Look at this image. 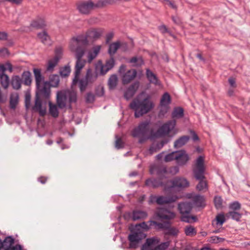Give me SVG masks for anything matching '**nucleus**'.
Here are the masks:
<instances>
[{"label":"nucleus","instance_id":"nucleus-1","mask_svg":"<svg viewBox=\"0 0 250 250\" xmlns=\"http://www.w3.org/2000/svg\"><path fill=\"white\" fill-rule=\"evenodd\" d=\"M87 45L86 38L84 36H78L73 38L70 44V49L75 53L76 62L75 66V77L72 84H76L79 81L81 70L84 66L86 61L82 59L84 54L85 47Z\"/></svg>","mask_w":250,"mask_h":250},{"label":"nucleus","instance_id":"nucleus-2","mask_svg":"<svg viewBox=\"0 0 250 250\" xmlns=\"http://www.w3.org/2000/svg\"><path fill=\"white\" fill-rule=\"evenodd\" d=\"M205 159L203 156H199L196 160L193 167V172L195 178L199 180L196 186V189L199 191L205 192L208 190L207 181L205 180Z\"/></svg>","mask_w":250,"mask_h":250},{"label":"nucleus","instance_id":"nucleus-3","mask_svg":"<svg viewBox=\"0 0 250 250\" xmlns=\"http://www.w3.org/2000/svg\"><path fill=\"white\" fill-rule=\"evenodd\" d=\"M151 174L155 173L158 176V179L149 178L146 180L145 186L155 188L163 185V180L168 178V171L163 166H152L149 170Z\"/></svg>","mask_w":250,"mask_h":250},{"label":"nucleus","instance_id":"nucleus-4","mask_svg":"<svg viewBox=\"0 0 250 250\" xmlns=\"http://www.w3.org/2000/svg\"><path fill=\"white\" fill-rule=\"evenodd\" d=\"M153 102L147 97L142 100L134 99L129 104V107L134 111L135 118H139L148 113L154 107Z\"/></svg>","mask_w":250,"mask_h":250},{"label":"nucleus","instance_id":"nucleus-5","mask_svg":"<svg viewBox=\"0 0 250 250\" xmlns=\"http://www.w3.org/2000/svg\"><path fill=\"white\" fill-rule=\"evenodd\" d=\"M77 99V93L73 90H62L57 93V104L61 109L64 108L67 103L70 104L76 102Z\"/></svg>","mask_w":250,"mask_h":250},{"label":"nucleus","instance_id":"nucleus-6","mask_svg":"<svg viewBox=\"0 0 250 250\" xmlns=\"http://www.w3.org/2000/svg\"><path fill=\"white\" fill-rule=\"evenodd\" d=\"M33 72L36 81V87L39 94L45 99H49L50 94V88L44 82V78L41 74V70L38 68H34Z\"/></svg>","mask_w":250,"mask_h":250},{"label":"nucleus","instance_id":"nucleus-7","mask_svg":"<svg viewBox=\"0 0 250 250\" xmlns=\"http://www.w3.org/2000/svg\"><path fill=\"white\" fill-rule=\"evenodd\" d=\"M178 208L181 214V220L182 221L190 223L191 220H193L194 222L197 221L196 216L190 215L192 208L191 203L189 202H181L178 204Z\"/></svg>","mask_w":250,"mask_h":250},{"label":"nucleus","instance_id":"nucleus-8","mask_svg":"<svg viewBox=\"0 0 250 250\" xmlns=\"http://www.w3.org/2000/svg\"><path fill=\"white\" fill-rule=\"evenodd\" d=\"M176 124L175 120L167 121L161 125L156 132H153L151 130L150 137L153 139L168 136L174 129Z\"/></svg>","mask_w":250,"mask_h":250},{"label":"nucleus","instance_id":"nucleus-9","mask_svg":"<svg viewBox=\"0 0 250 250\" xmlns=\"http://www.w3.org/2000/svg\"><path fill=\"white\" fill-rule=\"evenodd\" d=\"M149 131V123L144 122L140 123L132 131L131 135L133 137L138 138L139 143L142 144L148 138L147 135ZM149 138H151L150 137Z\"/></svg>","mask_w":250,"mask_h":250},{"label":"nucleus","instance_id":"nucleus-10","mask_svg":"<svg viewBox=\"0 0 250 250\" xmlns=\"http://www.w3.org/2000/svg\"><path fill=\"white\" fill-rule=\"evenodd\" d=\"M146 237V234L142 230L132 231L128 236L129 248L133 249H137L142 240Z\"/></svg>","mask_w":250,"mask_h":250},{"label":"nucleus","instance_id":"nucleus-11","mask_svg":"<svg viewBox=\"0 0 250 250\" xmlns=\"http://www.w3.org/2000/svg\"><path fill=\"white\" fill-rule=\"evenodd\" d=\"M155 216L161 220L170 221L174 219L176 213L164 208H158L155 212Z\"/></svg>","mask_w":250,"mask_h":250},{"label":"nucleus","instance_id":"nucleus-12","mask_svg":"<svg viewBox=\"0 0 250 250\" xmlns=\"http://www.w3.org/2000/svg\"><path fill=\"white\" fill-rule=\"evenodd\" d=\"M77 9L82 14L88 15L96 8L95 3L91 1L79 2L77 4Z\"/></svg>","mask_w":250,"mask_h":250},{"label":"nucleus","instance_id":"nucleus-13","mask_svg":"<svg viewBox=\"0 0 250 250\" xmlns=\"http://www.w3.org/2000/svg\"><path fill=\"white\" fill-rule=\"evenodd\" d=\"M172 184V187L176 188L179 189L188 188L189 186V182L188 180L183 177H176L172 180L169 181Z\"/></svg>","mask_w":250,"mask_h":250},{"label":"nucleus","instance_id":"nucleus-14","mask_svg":"<svg viewBox=\"0 0 250 250\" xmlns=\"http://www.w3.org/2000/svg\"><path fill=\"white\" fill-rule=\"evenodd\" d=\"M160 239L157 237L147 238L142 246L141 250H156V245L160 243Z\"/></svg>","mask_w":250,"mask_h":250},{"label":"nucleus","instance_id":"nucleus-15","mask_svg":"<svg viewBox=\"0 0 250 250\" xmlns=\"http://www.w3.org/2000/svg\"><path fill=\"white\" fill-rule=\"evenodd\" d=\"M39 95L41 96L38 91L35 98V104L32 107V110L34 111L38 112L41 116H44L46 113V109L45 106H42V100Z\"/></svg>","mask_w":250,"mask_h":250},{"label":"nucleus","instance_id":"nucleus-16","mask_svg":"<svg viewBox=\"0 0 250 250\" xmlns=\"http://www.w3.org/2000/svg\"><path fill=\"white\" fill-rule=\"evenodd\" d=\"M104 33V29L102 28H93L89 30L87 33L86 35H80L79 36H84L86 38L87 41H88V38L92 39L94 40H96L99 39L101 36ZM88 43V41H87V43Z\"/></svg>","mask_w":250,"mask_h":250},{"label":"nucleus","instance_id":"nucleus-17","mask_svg":"<svg viewBox=\"0 0 250 250\" xmlns=\"http://www.w3.org/2000/svg\"><path fill=\"white\" fill-rule=\"evenodd\" d=\"M179 199V197L176 195L170 196H157L156 203L158 205L167 204L175 202Z\"/></svg>","mask_w":250,"mask_h":250},{"label":"nucleus","instance_id":"nucleus-18","mask_svg":"<svg viewBox=\"0 0 250 250\" xmlns=\"http://www.w3.org/2000/svg\"><path fill=\"white\" fill-rule=\"evenodd\" d=\"M6 70V68L4 65H0V83L4 89L8 88L10 83L9 77L5 74Z\"/></svg>","mask_w":250,"mask_h":250},{"label":"nucleus","instance_id":"nucleus-19","mask_svg":"<svg viewBox=\"0 0 250 250\" xmlns=\"http://www.w3.org/2000/svg\"><path fill=\"white\" fill-rule=\"evenodd\" d=\"M189 159V156L185 150H182L177 151L175 160L179 165L183 166L185 165Z\"/></svg>","mask_w":250,"mask_h":250},{"label":"nucleus","instance_id":"nucleus-20","mask_svg":"<svg viewBox=\"0 0 250 250\" xmlns=\"http://www.w3.org/2000/svg\"><path fill=\"white\" fill-rule=\"evenodd\" d=\"M115 65V61L113 57L106 61L104 65H100V73L101 75L105 74L109 70L111 69Z\"/></svg>","mask_w":250,"mask_h":250},{"label":"nucleus","instance_id":"nucleus-21","mask_svg":"<svg viewBox=\"0 0 250 250\" xmlns=\"http://www.w3.org/2000/svg\"><path fill=\"white\" fill-rule=\"evenodd\" d=\"M136 75L137 71L135 69H131L128 70L123 76V83L125 84L129 83L136 77Z\"/></svg>","mask_w":250,"mask_h":250},{"label":"nucleus","instance_id":"nucleus-22","mask_svg":"<svg viewBox=\"0 0 250 250\" xmlns=\"http://www.w3.org/2000/svg\"><path fill=\"white\" fill-rule=\"evenodd\" d=\"M139 86V83H135L131 84L125 91L124 97L126 100L131 98L135 94Z\"/></svg>","mask_w":250,"mask_h":250},{"label":"nucleus","instance_id":"nucleus-23","mask_svg":"<svg viewBox=\"0 0 250 250\" xmlns=\"http://www.w3.org/2000/svg\"><path fill=\"white\" fill-rule=\"evenodd\" d=\"M146 76L150 83L155 85H160L161 84L157 76L148 68L146 69Z\"/></svg>","mask_w":250,"mask_h":250},{"label":"nucleus","instance_id":"nucleus-24","mask_svg":"<svg viewBox=\"0 0 250 250\" xmlns=\"http://www.w3.org/2000/svg\"><path fill=\"white\" fill-rule=\"evenodd\" d=\"M101 49V45H96L92 48V50L88 54L87 59L88 62H91L97 56Z\"/></svg>","mask_w":250,"mask_h":250},{"label":"nucleus","instance_id":"nucleus-25","mask_svg":"<svg viewBox=\"0 0 250 250\" xmlns=\"http://www.w3.org/2000/svg\"><path fill=\"white\" fill-rule=\"evenodd\" d=\"M147 216V213L143 210H135L132 212V219L134 221L144 219Z\"/></svg>","mask_w":250,"mask_h":250},{"label":"nucleus","instance_id":"nucleus-26","mask_svg":"<svg viewBox=\"0 0 250 250\" xmlns=\"http://www.w3.org/2000/svg\"><path fill=\"white\" fill-rule=\"evenodd\" d=\"M133 66H141L144 63V60L141 56H136L132 57L128 62Z\"/></svg>","mask_w":250,"mask_h":250},{"label":"nucleus","instance_id":"nucleus-27","mask_svg":"<svg viewBox=\"0 0 250 250\" xmlns=\"http://www.w3.org/2000/svg\"><path fill=\"white\" fill-rule=\"evenodd\" d=\"M22 83V79L19 76L16 75L12 77L11 85L14 89L16 90L20 89Z\"/></svg>","mask_w":250,"mask_h":250},{"label":"nucleus","instance_id":"nucleus-28","mask_svg":"<svg viewBox=\"0 0 250 250\" xmlns=\"http://www.w3.org/2000/svg\"><path fill=\"white\" fill-rule=\"evenodd\" d=\"M14 243V238L11 236H7L2 241V248L4 250H9L13 247Z\"/></svg>","mask_w":250,"mask_h":250},{"label":"nucleus","instance_id":"nucleus-29","mask_svg":"<svg viewBox=\"0 0 250 250\" xmlns=\"http://www.w3.org/2000/svg\"><path fill=\"white\" fill-rule=\"evenodd\" d=\"M98 77V73L95 71L93 72L91 69H89L87 71L85 76V79L89 83L94 82Z\"/></svg>","mask_w":250,"mask_h":250},{"label":"nucleus","instance_id":"nucleus-30","mask_svg":"<svg viewBox=\"0 0 250 250\" xmlns=\"http://www.w3.org/2000/svg\"><path fill=\"white\" fill-rule=\"evenodd\" d=\"M184 109L181 107H175L171 113V117L173 120L182 118L184 117Z\"/></svg>","mask_w":250,"mask_h":250},{"label":"nucleus","instance_id":"nucleus-31","mask_svg":"<svg viewBox=\"0 0 250 250\" xmlns=\"http://www.w3.org/2000/svg\"><path fill=\"white\" fill-rule=\"evenodd\" d=\"M190 139L188 136H183L176 140L174 144V146L176 148H179L185 145Z\"/></svg>","mask_w":250,"mask_h":250},{"label":"nucleus","instance_id":"nucleus-32","mask_svg":"<svg viewBox=\"0 0 250 250\" xmlns=\"http://www.w3.org/2000/svg\"><path fill=\"white\" fill-rule=\"evenodd\" d=\"M120 46L121 43L119 41L110 44L108 50V52L110 54V55L111 56L114 55L116 53L118 49L120 48Z\"/></svg>","mask_w":250,"mask_h":250},{"label":"nucleus","instance_id":"nucleus-33","mask_svg":"<svg viewBox=\"0 0 250 250\" xmlns=\"http://www.w3.org/2000/svg\"><path fill=\"white\" fill-rule=\"evenodd\" d=\"M21 79L24 84L26 85H30L32 82L31 73L28 71H24L22 74Z\"/></svg>","mask_w":250,"mask_h":250},{"label":"nucleus","instance_id":"nucleus-34","mask_svg":"<svg viewBox=\"0 0 250 250\" xmlns=\"http://www.w3.org/2000/svg\"><path fill=\"white\" fill-rule=\"evenodd\" d=\"M171 103V98L170 95L167 93H165L160 100V106H169V104Z\"/></svg>","mask_w":250,"mask_h":250},{"label":"nucleus","instance_id":"nucleus-35","mask_svg":"<svg viewBox=\"0 0 250 250\" xmlns=\"http://www.w3.org/2000/svg\"><path fill=\"white\" fill-rule=\"evenodd\" d=\"M193 201L194 205L198 207H202L205 206V199L203 196L196 195L194 196Z\"/></svg>","mask_w":250,"mask_h":250},{"label":"nucleus","instance_id":"nucleus-36","mask_svg":"<svg viewBox=\"0 0 250 250\" xmlns=\"http://www.w3.org/2000/svg\"><path fill=\"white\" fill-rule=\"evenodd\" d=\"M38 37L45 44H50V38L47 33L43 31L38 34Z\"/></svg>","mask_w":250,"mask_h":250},{"label":"nucleus","instance_id":"nucleus-37","mask_svg":"<svg viewBox=\"0 0 250 250\" xmlns=\"http://www.w3.org/2000/svg\"><path fill=\"white\" fill-rule=\"evenodd\" d=\"M31 26L37 29H41L43 28L45 24L44 21L42 19H39L32 21L30 24Z\"/></svg>","mask_w":250,"mask_h":250},{"label":"nucleus","instance_id":"nucleus-38","mask_svg":"<svg viewBox=\"0 0 250 250\" xmlns=\"http://www.w3.org/2000/svg\"><path fill=\"white\" fill-rule=\"evenodd\" d=\"M49 111L50 115L54 117L57 118L59 116V111L57 108V106L55 104H52L51 102H49Z\"/></svg>","mask_w":250,"mask_h":250},{"label":"nucleus","instance_id":"nucleus-39","mask_svg":"<svg viewBox=\"0 0 250 250\" xmlns=\"http://www.w3.org/2000/svg\"><path fill=\"white\" fill-rule=\"evenodd\" d=\"M19 95L17 93L12 94L10 98V107L12 109H15L18 103Z\"/></svg>","mask_w":250,"mask_h":250},{"label":"nucleus","instance_id":"nucleus-40","mask_svg":"<svg viewBox=\"0 0 250 250\" xmlns=\"http://www.w3.org/2000/svg\"><path fill=\"white\" fill-rule=\"evenodd\" d=\"M117 82L118 78L117 76L116 75H112L109 78L108 81V85L109 89H114L117 84Z\"/></svg>","mask_w":250,"mask_h":250},{"label":"nucleus","instance_id":"nucleus-41","mask_svg":"<svg viewBox=\"0 0 250 250\" xmlns=\"http://www.w3.org/2000/svg\"><path fill=\"white\" fill-rule=\"evenodd\" d=\"M59 60V57L58 56H55L53 59L50 60L48 62L47 70L49 71H52L54 68L57 64Z\"/></svg>","mask_w":250,"mask_h":250},{"label":"nucleus","instance_id":"nucleus-42","mask_svg":"<svg viewBox=\"0 0 250 250\" xmlns=\"http://www.w3.org/2000/svg\"><path fill=\"white\" fill-rule=\"evenodd\" d=\"M116 0H99L95 3V8H102L108 4H111L115 2Z\"/></svg>","mask_w":250,"mask_h":250},{"label":"nucleus","instance_id":"nucleus-43","mask_svg":"<svg viewBox=\"0 0 250 250\" xmlns=\"http://www.w3.org/2000/svg\"><path fill=\"white\" fill-rule=\"evenodd\" d=\"M185 233L187 236H193L197 233L195 228L190 225L188 226L185 227L184 229Z\"/></svg>","mask_w":250,"mask_h":250},{"label":"nucleus","instance_id":"nucleus-44","mask_svg":"<svg viewBox=\"0 0 250 250\" xmlns=\"http://www.w3.org/2000/svg\"><path fill=\"white\" fill-rule=\"evenodd\" d=\"M179 233V230L175 227H171L169 225L166 231H165V235H170L172 236H177Z\"/></svg>","mask_w":250,"mask_h":250},{"label":"nucleus","instance_id":"nucleus-45","mask_svg":"<svg viewBox=\"0 0 250 250\" xmlns=\"http://www.w3.org/2000/svg\"><path fill=\"white\" fill-rule=\"evenodd\" d=\"M227 216L228 217H230L232 219L237 221H239L242 217V214L238 211H229L227 213Z\"/></svg>","mask_w":250,"mask_h":250},{"label":"nucleus","instance_id":"nucleus-46","mask_svg":"<svg viewBox=\"0 0 250 250\" xmlns=\"http://www.w3.org/2000/svg\"><path fill=\"white\" fill-rule=\"evenodd\" d=\"M150 226H157L159 229H164L166 231L168 225H169L168 223H157L154 221H149Z\"/></svg>","mask_w":250,"mask_h":250},{"label":"nucleus","instance_id":"nucleus-47","mask_svg":"<svg viewBox=\"0 0 250 250\" xmlns=\"http://www.w3.org/2000/svg\"><path fill=\"white\" fill-rule=\"evenodd\" d=\"M60 83L59 76L57 75H52L50 78V85L52 87H57Z\"/></svg>","mask_w":250,"mask_h":250},{"label":"nucleus","instance_id":"nucleus-48","mask_svg":"<svg viewBox=\"0 0 250 250\" xmlns=\"http://www.w3.org/2000/svg\"><path fill=\"white\" fill-rule=\"evenodd\" d=\"M71 71V69L69 66H65L60 69V74L62 77H67Z\"/></svg>","mask_w":250,"mask_h":250},{"label":"nucleus","instance_id":"nucleus-49","mask_svg":"<svg viewBox=\"0 0 250 250\" xmlns=\"http://www.w3.org/2000/svg\"><path fill=\"white\" fill-rule=\"evenodd\" d=\"M229 208L231 211H237L241 208V204L238 201L232 202L229 205Z\"/></svg>","mask_w":250,"mask_h":250},{"label":"nucleus","instance_id":"nucleus-50","mask_svg":"<svg viewBox=\"0 0 250 250\" xmlns=\"http://www.w3.org/2000/svg\"><path fill=\"white\" fill-rule=\"evenodd\" d=\"M177 151L172 152L167 155L164 157V161L166 162H170L176 158Z\"/></svg>","mask_w":250,"mask_h":250},{"label":"nucleus","instance_id":"nucleus-51","mask_svg":"<svg viewBox=\"0 0 250 250\" xmlns=\"http://www.w3.org/2000/svg\"><path fill=\"white\" fill-rule=\"evenodd\" d=\"M148 223L150 224L149 222ZM152 226H148L146 222H144L141 223H140L138 225H136L135 228V230H141L140 229L147 230L148 229Z\"/></svg>","mask_w":250,"mask_h":250},{"label":"nucleus","instance_id":"nucleus-52","mask_svg":"<svg viewBox=\"0 0 250 250\" xmlns=\"http://www.w3.org/2000/svg\"><path fill=\"white\" fill-rule=\"evenodd\" d=\"M225 238L217 236H213L210 237L209 242L212 243H218L225 241Z\"/></svg>","mask_w":250,"mask_h":250},{"label":"nucleus","instance_id":"nucleus-53","mask_svg":"<svg viewBox=\"0 0 250 250\" xmlns=\"http://www.w3.org/2000/svg\"><path fill=\"white\" fill-rule=\"evenodd\" d=\"M95 95L91 92L87 93L85 97V101L87 103L91 104L95 101Z\"/></svg>","mask_w":250,"mask_h":250},{"label":"nucleus","instance_id":"nucleus-54","mask_svg":"<svg viewBox=\"0 0 250 250\" xmlns=\"http://www.w3.org/2000/svg\"><path fill=\"white\" fill-rule=\"evenodd\" d=\"M216 224L222 226L225 222V218L224 214H219L216 216Z\"/></svg>","mask_w":250,"mask_h":250},{"label":"nucleus","instance_id":"nucleus-55","mask_svg":"<svg viewBox=\"0 0 250 250\" xmlns=\"http://www.w3.org/2000/svg\"><path fill=\"white\" fill-rule=\"evenodd\" d=\"M89 83L86 79H82L79 81V87L81 91L83 92L85 90L86 86Z\"/></svg>","mask_w":250,"mask_h":250},{"label":"nucleus","instance_id":"nucleus-56","mask_svg":"<svg viewBox=\"0 0 250 250\" xmlns=\"http://www.w3.org/2000/svg\"><path fill=\"white\" fill-rule=\"evenodd\" d=\"M104 94V88L103 86H98L95 90V95L98 97H101Z\"/></svg>","mask_w":250,"mask_h":250},{"label":"nucleus","instance_id":"nucleus-57","mask_svg":"<svg viewBox=\"0 0 250 250\" xmlns=\"http://www.w3.org/2000/svg\"><path fill=\"white\" fill-rule=\"evenodd\" d=\"M169 106H161V108L159 113L160 117L164 116L168 111Z\"/></svg>","mask_w":250,"mask_h":250},{"label":"nucleus","instance_id":"nucleus-58","mask_svg":"<svg viewBox=\"0 0 250 250\" xmlns=\"http://www.w3.org/2000/svg\"><path fill=\"white\" fill-rule=\"evenodd\" d=\"M214 201L216 208H220L222 206V200L220 197H215Z\"/></svg>","mask_w":250,"mask_h":250},{"label":"nucleus","instance_id":"nucleus-59","mask_svg":"<svg viewBox=\"0 0 250 250\" xmlns=\"http://www.w3.org/2000/svg\"><path fill=\"white\" fill-rule=\"evenodd\" d=\"M163 1L165 2V4L168 5L171 8L177 9V7L174 1L169 0H163Z\"/></svg>","mask_w":250,"mask_h":250},{"label":"nucleus","instance_id":"nucleus-60","mask_svg":"<svg viewBox=\"0 0 250 250\" xmlns=\"http://www.w3.org/2000/svg\"><path fill=\"white\" fill-rule=\"evenodd\" d=\"M159 29L162 33L164 34L166 33H168L170 36L174 37L173 35H172L171 33L168 31V29L165 25H163L160 26L159 27Z\"/></svg>","mask_w":250,"mask_h":250},{"label":"nucleus","instance_id":"nucleus-61","mask_svg":"<svg viewBox=\"0 0 250 250\" xmlns=\"http://www.w3.org/2000/svg\"><path fill=\"white\" fill-rule=\"evenodd\" d=\"M115 147L117 149L121 148L123 147V143L121 138H118L115 141Z\"/></svg>","mask_w":250,"mask_h":250},{"label":"nucleus","instance_id":"nucleus-62","mask_svg":"<svg viewBox=\"0 0 250 250\" xmlns=\"http://www.w3.org/2000/svg\"><path fill=\"white\" fill-rule=\"evenodd\" d=\"M228 82L229 83V84H230V86L233 88H235L236 87V81L235 79L233 77H230L229 78L228 80Z\"/></svg>","mask_w":250,"mask_h":250},{"label":"nucleus","instance_id":"nucleus-63","mask_svg":"<svg viewBox=\"0 0 250 250\" xmlns=\"http://www.w3.org/2000/svg\"><path fill=\"white\" fill-rule=\"evenodd\" d=\"M62 52V49L61 47H58L56 48L55 50V56H58L59 57V59H60L61 55Z\"/></svg>","mask_w":250,"mask_h":250},{"label":"nucleus","instance_id":"nucleus-64","mask_svg":"<svg viewBox=\"0 0 250 250\" xmlns=\"http://www.w3.org/2000/svg\"><path fill=\"white\" fill-rule=\"evenodd\" d=\"M8 54V50L6 48H3L0 49V56L2 57L5 56Z\"/></svg>","mask_w":250,"mask_h":250}]
</instances>
